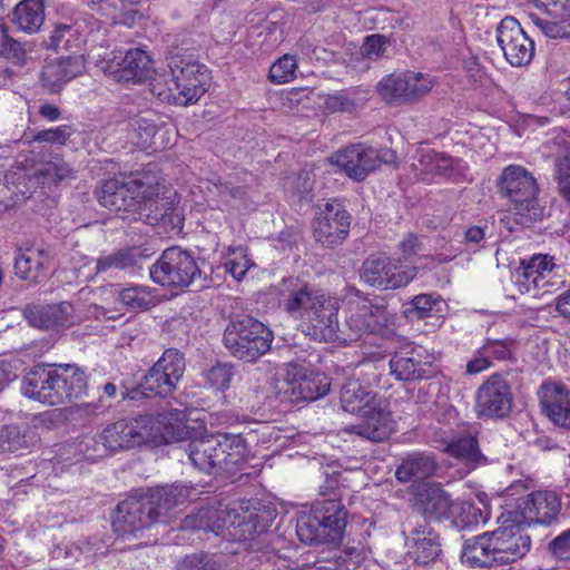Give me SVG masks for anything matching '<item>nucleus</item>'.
I'll return each instance as SVG.
<instances>
[{
    "label": "nucleus",
    "mask_w": 570,
    "mask_h": 570,
    "mask_svg": "<svg viewBox=\"0 0 570 570\" xmlns=\"http://www.w3.org/2000/svg\"><path fill=\"white\" fill-rule=\"evenodd\" d=\"M279 304L299 321L302 333L317 342H336L340 303L336 297L301 277L283 279Z\"/></svg>",
    "instance_id": "1"
},
{
    "label": "nucleus",
    "mask_w": 570,
    "mask_h": 570,
    "mask_svg": "<svg viewBox=\"0 0 570 570\" xmlns=\"http://www.w3.org/2000/svg\"><path fill=\"white\" fill-rule=\"evenodd\" d=\"M510 525L465 541L461 561L472 568H499L513 563L528 554L531 538L514 518Z\"/></svg>",
    "instance_id": "2"
},
{
    "label": "nucleus",
    "mask_w": 570,
    "mask_h": 570,
    "mask_svg": "<svg viewBox=\"0 0 570 570\" xmlns=\"http://www.w3.org/2000/svg\"><path fill=\"white\" fill-rule=\"evenodd\" d=\"M191 464L200 471L232 473L245 462V445L237 438L209 435L187 444Z\"/></svg>",
    "instance_id": "3"
},
{
    "label": "nucleus",
    "mask_w": 570,
    "mask_h": 570,
    "mask_svg": "<svg viewBox=\"0 0 570 570\" xmlns=\"http://www.w3.org/2000/svg\"><path fill=\"white\" fill-rule=\"evenodd\" d=\"M273 340V332L265 324L247 315L230 321L223 335L224 346L229 354L248 363L265 355Z\"/></svg>",
    "instance_id": "4"
},
{
    "label": "nucleus",
    "mask_w": 570,
    "mask_h": 570,
    "mask_svg": "<svg viewBox=\"0 0 570 570\" xmlns=\"http://www.w3.org/2000/svg\"><path fill=\"white\" fill-rule=\"evenodd\" d=\"M149 274L155 283L176 288L190 285L204 287L206 281L195 257L180 247L165 249L150 267Z\"/></svg>",
    "instance_id": "5"
},
{
    "label": "nucleus",
    "mask_w": 570,
    "mask_h": 570,
    "mask_svg": "<svg viewBox=\"0 0 570 570\" xmlns=\"http://www.w3.org/2000/svg\"><path fill=\"white\" fill-rule=\"evenodd\" d=\"M499 191L507 197L517 215L537 219L541 215L538 205L539 187L530 171L520 165L505 167L498 180Z\"/></svg>",
    "instance_id": "6"
},
{
    "label": "nucleus",
    "mask_w": 570,
    "mask_h": 570,
    "mask_svg": "<svg viewBox=\"0 0 570 570\" xmlns=\"http://www.w3.org/2000/svg\"><path fill=\"white\" fill-rule=\"evenodd\" d=\"M174 87L163 98L177 105L187 106L198 101L209 87V71L198 61L174 59L169 63Z\"/></svg>",
    "instance_id": "7"
},
{
    "label": "nucleus",
    "mask_w": 570,
    "mask_h": 570,
    "mask_svg": "<svg viewBox=\"0 0 570 570\" xmlns=\"http://www.w3.org/2000/svg\"><path fill=\"white\" fill-rule=\"evenodd\" d=\"M352 216L345 206L332 199L320 207L312 228L316 243L325 248L341 246L350 234Z\"/></svg>",
    "instance_id": "8"
},
{
    "label": "nucleus",
    "mask_w": 570,
    "mask_h": 570,
    "mask_svg": "<svg viewBox=\"0 0 570 570\" xmlns=\"http://www.w3.org/2000/svg\"><path fill=\"white\" fill-rule=\"evenodd\" d=\"M159 183L155 177L146 176L139 200L138 219L151 226H163L165 229L175 228L181 224L174 203L167 197H159Z\"/></svg>",
    "instance_id": "9"
},
{
    "label": "nucleus",
    "mask_w": 570,
    "mask_h": 570,
    "mask_svg": "<svg viewBox=\"0 0 570 570\" xmlns=\"http://www.w3.org/2000/svg\"><path fill=\"white\" fill-rule=\"evenodd\" d=\"M416 274L415 267L396 266L389 257L371 255L362 264L360 277L379 289H395L406 286Z\"/></svg>",
    "instance_id": "10"
},
{
    "label": "nucleus",
    "mask_w": 570,
    "mask_h": 570,
    "mask_svg": "<svg viewBox=\"0 0 570 570\" xmlns=\"http://www.w3.org/2000/svg\"><path fill=\"white\" fill-rule=\"evenodd\" d=\"M275 389L276 396L282 403L296 405L326 395L330 384L317 377L307 376L297 365H289L284 379L276 382Z\"/></svg>",
    "instance_id": "11"
},
{
    "label": "nucleus",
    "mask_w": 570,
    "mask_h": 570,
    "mask_svg": "<svg viewBox=\"0 0 570 570\" xmlns=\"http://www.w3.org/2000/svg\"><path fill=\"white\" fill-rule=\"evenodd\" d=\"M147 175L130 178H111L104 180L97 191L98 202L112 212H128L136 214Z\"/></svg>",
    "instance_id": "12"
},
{
    "label": "nucleus",
    "mask_w": 570,
    "mask_h": 570,
    "mask_svg": "<svg viewBox=\"0 0 570 570\" xmlns=\"http://www.w3.org/2000/svg\"><path fill=\"white\" fill-rule=\"evenodd\" d=\"M151 422L148 415L114 422L99 434V442L111 452L141 445L151 436Z\"/></svg>",
    "instance_id": "13"
},
{
    "label": "nucleus",
    "mask_w": 570,
    "mask_h": 570,
    "mask_svg": "<svg viewBox=\"0 0 570 570\" xmlns=\"http://www.w3.org/2000/svg\"><path fill=\"white\" fill-rule=\"evenodd\" d=\"M497 41L505 60L513 67L527 66L534 56V42L513 17H505L497 27Z\"/></svg>",
    "instance_id": "14"
},
{
    "label": "nucleus",
    "mask_w": 570,
    "mask_h": 570,
    "mask_svg": "<svg viewBox=\"0 0 570 570\" xmlns=\"http://www.w3.org/2000/svg\"><path fill=\"white\" fill-rule=\"evenodd\" d=\"M510 384L499 374L491 375L476 391L474 410L478 417L502 419L512 409Z\"/></svg>",
    "instance_id": "15"
},
{
    "label": "nucleus",
    "mask_w": 570,
    "mask_h": 570,
    "mask_svg": "<svg viewBox=\"0 0 570 570\" xmlns=\"http://www.w3.org/2000/svg\"><path fill=\"white\" fill-rule=\"evenodd\" d=\"M51 262L52 255L48 247L26 239L14 250V274L20 279L37 285L47 278Z\"/></svg>",
    "instance_id": "16"
},
{
    "label": "nucleus",
    "mask_w": 570,
    "mask_h": 570,
    "mask_svg": "<svg viewBox=\"0 0 570 570\" xmlns=\"http://www.w3.org/2000/svg\"><path fill=\"white\" fill-rule=\"evenodd\" d=\"M405 532L409 533L407 554L416 563L428 564L441 553L439 534L421 514H412L407 518Z\"/></svg>",
    "instance_id": "17"
},
{
    "label": "nucleus",
    "mask_w": 570,
    "mask_h": 570,
    "mask_svg": "<svg viewBox=\"0 0 570 570\" xmlns=\"http://www.w3.org/2000/svg\"><path fill=\"white\" fill-rule=\"evenodd\" d=\"M145 494L132 495L118 503L112 517L114 530L121 535L137 532L157 523Z\"/></svg>",
    "instance_id": "18"
},
{
    "label": "nucleus",
    "mask_w": 570,
    "mask_h": 570,
    "mask_svg": "<svg viewBox=\"0 0 570 570\" xmlns=\"http://www.w3.org/2000/svg\"><path fill=\"white\" fill-rule=\"evenodd\" d=\"M238 505H242V511H238V517L233 515V520L237 521V531H230L234 540L245 541L266 533L277 517V510L272 504L242 501Z\"/></svg>",
    "instance_id": "19"
},
{
    "label": "nucleus",
    "mask_w": 570,
    "mask_h": 570,
    "mask_svg": "<svg viewBox=\"0 0 570 570\" xmlns=\"http://www.w3.org/2000/svg\"><path fill=\"white\" fill-rule=\"evenodd\" d=\"M560 500L552 491H537L519 499L514 519L522 525L550 524L560 511Z\"/></svg>",
    "instance_id": "20"
},
{
    "label": "nucleus",
    "mask_w": 570,
    "mask_h": 570,
    "mask_svg": "<svg viewBox=\"0 0 570 570\" xmlns=\"http://www.w3.org/2000/svg\"><path fill=\"white\" fill-rule=\"evenodd\" d=\"M238 511H242L238 502L227 507H203L197 513L187 515L183 520L181 528L212 531L216 535L227 531V535L230 537V531H237V521L233 520V515L238 517Z\"/></svg>",
    "instance_id": "21"
},
{
    "label": "nucleus",
    "mask_w": 570,
    "mask_h": 570,
    "mask_svg": "<svg viewBox=\"0 0 570 570\" xmlns=\"http://www.w3.org/2000/svg\"><path fill=\"white\" fill-rule=\"evenodd\" d=\"M57 365L36 366L23 377L21 392L24 396L43 404H61Z\"/></svg>",
    "instance_id": "22"
},
{
    "label": "nucleus",
    "mask_w": 570,
    "mask_h": 570,
    "mask_svg": "<svg viewBox=\"0 0 570 570\" xmlns=\"http://www.w3.org/2000/svg\"><path fill=\"white\" fill-rule=\"evenodd\" d=\"M112 58L108 60L107 69L118 80L124 82H141L149 77L151 69V59L146 51L134 48L126 51L121 58L112 52Z\"/></svg>",
    "instance_id": "23"
},
{
    "label": "nucleus",
    "mask_w": 570,
    "mask_h": 570,
    "mask_svg": "<svg viewBox=\"0 0 570 570\" xmlns=\"http://www.w3.org/2000/svg\"><path fill=\"white\" fill-rule=\"evenodd\" d=\"M389 366L390 373L397 381L404 382L429 380L436 374L433 364L423 360L422 354L416 348L394 353L390 358Z\"/></svg>",
    "instance_id": "24"
},
{
    "label": "nucleus",
    "mask_w": 570,
    "mask_h": 570,
    "mask_svg": "<svg viewBox=\"0 0 570 570\" xmlns=\"http://www.w3.org/2000/svg\"><path fill=\"white\" fill-rule=\"evenodd\" d=\"M362 421L345 428L348 434H356L372 442H383L393 431L390 412L385 411L381 402L363 411Z\"/></svg>",
    "instance_id": "25"
},
{
    "label": "nucleus",
    "mask_w": 570,
    "mask_h": 570,
    "mask_svg": "<svg viewBox=\"0 0 570 570\" xmlns=\"http://www.w3.org/2000/svg\"><path fill=\"white\" fill-rule=\"evenodd\" d=\"M541 405L549 420L570 429V391L559 382L543 383L540 389Z\"/></svg>",
    "instance_id": "26"
},
{
    "label": "nucleus",
    "mask_w": 570,
    "mask_h": 570,
    "mask_svg": "<svg viewBox=\"0 0 570 570\" xmlns=\"http://www.w3.org/2000/svg\"><path fill=\"white\" fill-rule=\"evenodd\" d=\"M83 69L85 59L81 55L60 57L43 66L40 80L49 91L58 92L63 85L81 75Z\"/></svg>",
    "instance_id": "27"
},
{
    "label": "nucleus",
    "mask_w": 570,
    "mask_h": 570,
    "mask_svg": "<svg viewBox=\"0 0 570 570\" xmlns=\"http://www.w3.org/2000/svg\"><path fill=\"white\" fill-rule=\"evenodd\" d=\"M72 305L68 302L52 305H28L23 309L27 322L37 328L50 330L72 323Z\"/></svg>",
    "instance_id": "28"
},
{
    "label": "nucleus",
    "mask_w": 570,
    "mask_h": 570,
    "mask_svg": "<svg viewBox=\"0 0 570 570\" xmlns=\"http://www.w3.org/2000/svg\"><path fill=\"white\" fill-rule=\"evenodd\" d=\"M145 497L157 522H168L169 513L187 501L189 489L181 484L157 487L145 493Z\"/></svg>",
    "instance_id": "29"
},
{
    "label": "nucleus",
    "mask_w": 570,
    "mask_h": 570,
    "mask_svg": "<svg viewBox=\"0 0 570 570\" xmlns=\"http://www.w3.org/2000/svg\"><path fill=\"white\" fill-rule=\"evenodd\" d=\"M312 509L327 534L328 543L341 542L346 527L347 512L337 499H324L313 504Z\"/></svg>",
    "instance_id": "30"
},
{
    "label": "nucleus",
    "mask_w": 570,
    "mask_h": 570,
    "mask_svg": "<svg viewBox=\"0 0 570 570\" xmlns=\"http://www.w3.org/2000/svg\"><path fill=\"white\" fill-rule=\"evenodd\" d=\"M372 155L370 147L353 145L335 153L332 156V163L340 167L350 178L361 181L373 171Z\"/></svg>",
    "instance_id": "31"
},
{
    "label": "nucleus",
    "mask_w": 570,
    "mask_h": 570,
    "mask_svg": "<svg viewBox=\"0 0 570 570\" xmlns=\"http://www.w3.org/2000/svg\"><path fill=\"white\" fill-rule=\"evenodd\" d=\"M340 402L344 411L362 413L379 401L370 385L363 384L358 379L351 377L345 381L341 389Z\"/></svg>",
    "instance_id": "32"
},
{
    "label": "nucleus",
    "mask_w": 570,
    "mask_h": 570,
    "mask_svg": "<svg viewBox=\"0 0 570 570\" xmlns=\"http://www.w3.org/2000/svg\"><path fill=\"white\" fill-rule=\"evenodd\" d=\"M61 404L87 395L89 383L85 370L76 364L57 365Z\"/></svg>",
    "instance_id": "33"
},
{
    "label": "nucleus",
    "mask_w": 570,
    "mask_h": 570,
    "mask_svg": "<svg viewBox=\"0 0 570 570\" xmlns=\"http://www.w3.org/2000/svg\"><path fill=\"white\" fill-rule=\"evenodd\" d=\"M436 470L438 463L433 454L416 452L403 459L395 476L401 482L421 481L433 476Z\"/></svg>",
    "instance_id": "34"
},
{
    "label": "nucleus",
    "mask_w": 570,
    "mask_h": 570,
    "mask_svg": "<svg viewBox=\"0 0 570 570\" xmlns=\"http://www.w3.org/2000/svg\"><path fill=\"white\" fill-rule=\"evenodd\" d=\"M45 17V0H21L11 12V21L27 33L39 31Z\"/></svg>",
    "instance_id": "35"
},
{
    "label": "nucleus",
    "mask_w": 570,
    "mask_h": 570,
    "mask_svg": "<svg viewBox=\"0 0 570 570\" xmlns=\"http://www.w3.org/2000/svg\"><path fill=\"white\" fill-rule=\"evenodd\" d=\"M420 164L426 171L448 178H456L463 175L466 169L463 160L434 149L423 150L420 156Z\"/></svg>",
    "instance_id": "36"
},
{
    "label": "nucleus",
    "mask_w": 570,
    "mask_h": 570,
    "mask_svg": "<svg viewBox=\"0 0 570 570\" xmlns=\"http://www.w3.org/2000/svg\"><path fill=\"white\" fill-rule=\"evenodd\" d=\"M422 517L448 518L452 508V499L448 492L438 485L424 488L417 494Z\"/></svg>",
    "instance_id": "37"
},
{
    "label": "nucleus",
    "mask_w": 570,
    "mask_h": 570,
    "mask_svg": "<svg viewBox=\"0 0 570 570\" xmlns=\"http://www.w3.org/2000/svg\"><path fill=\"white\" fill-rule=\"evenodd\" d=\"M445 452L460 460L471 470L488 462L487 456L481 453L478 441L472 434L451 440L445 448Z\"/></svg>",
    "instance_id": "38"
},
{
    "label": "nucleus",
    "mask_w": 570,
    "mask_h": 570,
    "mask_svg": "<svg viewBox=\"0 0 570 570\" xmlns=\"http://www.w3.org/2000/svg\"><path fill=\"white\" fill-rule=\"evenodd\" d=\"M373 315L372 308L365 305L360 311L351 313L350 316L346 317L344 325H338L336 342L352 343L372 332L371 318Z\"/></svg>",
    "instance_id": "39"
},
{
    "label": "nucleus",
    "mask_w": 570,
    "mask_h": 570,
    "mask_svg": "<svg viewBox=\"0 0 570 570\" xmlns=\"http://www.w3.org/2000/svg\"><path fill=\"white\" fill-rule=\"evenodd\" d=\"M156 424L166 443L183 441L189 435L185 411L171 409L161 412L156 417Z\"/></svg>",
    "instance_id": "40"
},
{
    "label": "nucleus",
    "mask_w": 570,
    "mask_h": 570,
    "mask_svg": "<svg viewBox=\"0 0 570 570\" xmlns=\"http://www.w3.org/2000/svg\"><path fill=\"white\" fill-rule=\"evenodd\" d=\"M118 301L128 309L145 311L156 305L154 291L144 285L130 284L117 293Z\"/></svg>",
    "instance_id": "41"
},
{
    "label": "nucleus",
    "mask_w": 570,
    "mask_h": 570,
    "mask_svg": "<svg viewBox=\"0 0 570 570\" xmlns=\"http://www.w3.org/2000/svg\"><path fill=\"white\" fill-rule=\"evenodd\" d=\"M361 552L351 547L344 550L334 549L327 554L320 557L312 564L317 570H351L360 561Z\"/></svg>",
    "instance_id": "42"
},
{
    "label": "nucleus",
    "mask_w": 570,
    "mask_h": 570,
    "mask_svg": "<svg viewBox=\"0 0 570 570\" xmlns=\"http://www.w3.org/2000/svg\"><path fill=\"white\" fill-rule=\"evenodd\" d=\"M35 177L42 185L59 184L76 178V171L61 158H55L35 171Z\"/></svg>",
    "instance_id": "43"
},
{
    "label": "nucleus",
    "mask_w": 570,
    "mask_h": 570,
    "mask_svg": "<svg viewBox=\"0 0 570 570\" xmlns=\"http://www.w3.org/2000/svg\"><path fill=\"white\" fill-rule=\"evenodd\" d=\"M296 533L303 543L312 544L317 542H327V534L322 527L320 519L316 518L313 509L298 517L296 522Z\"/></svg>",
    "instance_id": "44"
},
{
    "label": "nucleus",
    "mask_w": 570,
    "mask_h": 570,
    "mask_svg": "<svg viewBox=\"0 0 570 570\" xmlns=\"http://www.w3.org/2000/svg\"><path fill=\"white\" fill-rule=\"evenodd\" d=\"M406 83L404 72L385 76L377 83V92L384 101L392 105L406 104Z\"/></svg>",
    "instance_id": "45"
},
{
    "label": "nucleus",
    "mask_w": 570,
    "mask_h": 570,
    "mask_svg": "<svg viewBox=\"0 0 570 570\" xmlns=\"http://www.w3.org/2000/svg\"><path fill=\"white\" fill-rule=\"evenodd\" d=\"M155 371L168 375V381L175 386L183 377L185 371V358L180 352L174 348L166 350L163 356L154 364Z\"/></svg>",
    "instance_id": "46"
},
{
    "label": "nucleus",
    "mask_w": 570,
    "mask_h": 570,
    "mask_svg": "<svg viewBox=\"0 0 570 570\" xmlns=\"http://www.w3.org/2000/svg\"><path fill=\"white\" fill-rule=\"evenodd\" d=\"M442 301L440 297H433L430 294L416 295L411 303L405 305L404 315L407 318L423 320L429 317L433 312H441Z\"/></svg>",
    "instance_id": "47"
},
{
    "label": "nucleus",
    "mask_w": 570,
    "mask_h": 570,
    "mask_svg": "<svg viewBox=\"0 0 570 570\" xmlns=\"http://www.w3.org/2000/svg\"><path fill=\"white\" fill-rule=\"evenodd\" d=\"M0 57L14 65H23L27 58L23 45L8 33L4 24H0Z\"/></svg>",
    "instance_id": "48"
},
{
    "label": "nucleus",
    "mask_w": 570,
    "mask_h": 570,
    "mask_svg": "<svg viewBox=\"0 0 570 570\" xmlns=\"http://www.w3.org/2000/svg\"><path fill=\"white\" fill-rule=\"evenodd\" d=\"M532 22L549 38H570V16L542 19L530 16Z\"/></svg>",
    "instance_id": "49"
},
{
    "label": "nucleus",
    "mask_w": 570,
    "mask_h": 570,
    "mask_svg": "<svg viewBox=\"0 0 570 570\" xmlns=\"http://www.w3.org/2000/svg\"><path fill=\"white\" fill-rule=\"evenodd\" d=\"M406 83V104L417 101L432 89L433 79L421 72L406 71L404 72Z\"/></svg>",
    "instance_id": "50"
},
{
    "label": "nucleus",
    "mask_w": 570,
    "mask_h": 570,
    "mask_svg": "<svg viewBox=\"0 0 570 570\" xmlns=\"http://www.w3.org/2000/svg\"><path fill=\"white\" fill-rule=\"evenodd\" d=\"M135 264L134 256L127 250H118L101 256L96 261V274L108 273L116 269H125Z\"/></svg>",
    "instance_id": "51"
},
{
    "label": "nucleus",
    "mask_w": 570,
    "mask_h": 570,
    "mask_svg": "<svg viewBox=\"0 0 570 570\" xmlns=\"http://www.w3.org/2000/svg\"><path fill=\"white\" fill-rule=\"evenodd\" d=\"M277 12H273L256 27L258 36H264V42L267 48H273L284 39L283 23L279 21Z\"/></svg>",
    "instance_id": "52"
},
{
    "label": "nucleus",
    "mask_w": 570,
    "mask_h": 570,
    "mask_svg": "<svg viewBox=\"0 0 570 570\" xmlns=\"http://www.w3.org/2000/svg\"><path fill=\"white\" fill-rule=\"evenodd\" d=\"M297 62L294 56L284 55L269 68V80L274 83H285L294 79Z\"/></svg>",
    "instance_id": "53"
},
{
    "label": "nucleus",
    "mask_w": 570,
    "mask_h": 570,
    "mask_svg": "<svg viewBox=\"0 0 570 570\" xmlns=\"http://www.w3.org/2000/svg\"><path fill=\"white\" fill-rule=\"evenodd\" d=\"M167 377L168 375L166 373L163 374L160 371L158 373L153 366L145 375L141 387L147 392L154 393L155 395L167 396L176 389V386L169 382Z\"/></svg>",
    "instance_id": "54"
},
{
    "label": "nucleus",
    "mask_w": 570,
    "mask_h": 570,
    "mask_svg": "<svg viewBox=\"0 0 570 570\" xmlns=\"http://www.w3.org/2000/svg\"><path fill=\"white\" fill-rule=\"evenodd\" d=\"M220 562L214 554L197 552L186 556L177 563V570H219Z\"/></svg>",
    "instance_id": "55"
},
{
    "label": "nucleus",
    "mask_w": 570,
    "mask_h": 570,
    "mask_svg": "<svg viewBox=\"0 0 570 570\" xmlns=\"http://www.w3.org/2000/svg\"><path fill=\"white\" fill-rule=\"evenodd\" d=\"M77 31L68 24H59L55 28L51 36L45 40V46L53 50H70L72 43L77 40Z\"/></svg>",
    "instance_id": "56"
},
{
    "label": "nucleus",
    "mask_w": 570,
    "mask_h": 570,
    "mask_svg": "<svg viewBox=\"0 0 570 570\" xmlns=\"http://www.w3.org/2000/svg\"><path fill=\"white\" fill-rule=\"evenodd\" d=\"M27 448L26 435L16 425H6L0 430V454L16 452Z\"/></svg>",
    "instance_id": "57"
},
{
    "label": "nucleus",
    "mask_w": 570,
    "mask_h": 570,
    "mask_svg": "<svg viewBox=\"0 0 570 570\" xmlns=\"http://www.w3.org/2000/svg\"><path fill=\"white\" fill-rule=\"evenodd\" d=\"M73 134V129L69 125H61L55 128L37 131L32 140L40 142H49L56 145H65Z\"/></svg>",
    "instance_id": "58"
},
{
    "label": "nucleus",
    "mask_w": 570,
    "mask_h": 570,
    "mask_svg": "<svg viewBox=\"0 0 570 570\" xmlns=\"http://www.w3.org/2000/svg\"><path fill=\"white\" fill-rule=\"evenodd\" d=\"M87 8L96 14L105 17L106 19L116 20L122 6L120 0H83Z\"/></svg>",
    "instance_id": "59"
},
{
    "label": "nucleus",
    "mask_w": 570,
    "mask_h": 570,
    "mask_svg": "<svg viewBox=\"0 0 570 570\" xmlns=\"http://www.w3.org/2000/svg\"><path fill=\"white\" fill-rule=\"evenodd\" d=\"M252 262L243 249L233 250L225 262L226 271L238 281L245 276Z\"/></svg>",
    "instance_id": "60"
},
{
    "label": "nucleus",
    "mask_w": 570,
    "mask_h": 570,
    "mask_svg": "<svg viewBox=\"0 0 570 570\" xmlns=\"http://www.w3.org/2000/svg\"><path fill=\"white\" fill-rule=\"evenodd\" d=\"M233 375V365L217 364L207 372V381L210 386L224 391L229 387Z\"/></svg>",
    "instance_id": "61"
},
{
    "label": "nucleus",
    "mask_w": 570,
    "mask_h": 570,
    "mask_svg": "<svg viewBox=\"0 0 570 570\" xmlns=\"http://www.w3.org/2000/svg\"><path fill=\"white\" fill-rule=\"evenodd\" d=\"M512 340H488L487 343L481 347L485 356L495 358L499 361L509 360L512 355Z\"/></svg>",
    "instance_id": "62"
},
{
    "label": "nucleus",
    "mask_w": 570,
    "mask_h": 570,
    "mask_svg": "<svg viewBox=\"0 0 570 570\" xmlns=\"http://www.w3.org/2000/svg\"><path fill=\"white\" fill-rule=\"evenodd\" d=\"M549 550L559 560H570V529L549 543Z\"/></svg>",
    "instance_id": "63"
},
{
    "label": "nucleus",
    "mask_w": 570,
    "mask_h": 570,
    "mask_svg": "<svg viewBox=\"0 0 570 570\" xmlns=\"http://www.w3.org/2000/svg\"><path fill=\"white\" fill-rule=\"evenodd\" d=\"M521 264L522 267L517 271V282L520 283L527 292L541 287V275L524 265V261H522Z\"/></svg>",
    "instance_id": "64"
}]
</instances>
